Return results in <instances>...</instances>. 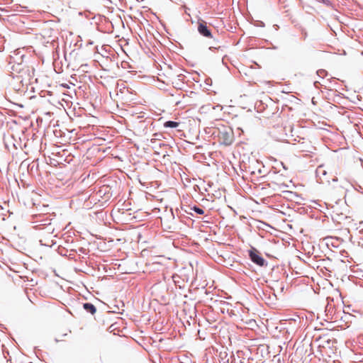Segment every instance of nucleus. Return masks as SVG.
I'll return each instance as SVG.
<instances>
[{
    "mask_svg": "<svg viewBox=\"0 0 363 363\" xmlns=\"http://www.w3.org/2000/svg\"><path fill=\"white\" fill-rule=\"evenodd\" d=\"M259 26L263 27V26H264V23L262 21H261L259 23Z\"/></svg>",
    "mask_w": 363,
    "mask_h": 363,
    "instance_id": "nucleus-16",
    "label": "nucleus"
},
{
    "mask_svg": "<svg viewBox=\"0 0 363 363\" xmlns=\"http://www.w3.org/2000/svg\"><path fill=\"white\" fill-rule=\"evenodd\" d=\"M320 3H323L325 6L328 7H331L333 6V4L330 0H317Z\"/></svg>",
    "mask_w": 363,
    "mask_h": 363,
    "instance_id": "nucleus-8",
    "label": "nucleus"
},
{
    "mask_svg": "<svg viewBox=\"0 0 363 363\" xmlns=\"http://www.w3.org/2000/svg\"><path fill=\"white\" fill-rule=\"evenodd\" d=\"M166 156H169V155L167 153V151L165 152V153L162 156L163 159H164L166 157Z\"/></svg>",
    "mask_w": 363,
    "mask_h": 363,
    "instance_id": "nucleus-14",
    "label": "nucleus"
},
{
    "mask_svg": "<svg viewBox=\"0 0 363 363\" xmlns=\"http://www.w3.org/2000/svg\"><path fill=\"white\" fill-rule=\"evenodd\" d=\"M193 210L199 215H202L204 213L203 209L196 206L193 208Z\"/></svg>",
    "mask_w": 363,
    "mask_h": 363,
    "instance_id": "nucleus-9",
    "label": "nucleus"
},
{
    "mask_svg": "<svg viewBox=\"0 0 363 363\" xmlns=\"http://www.w3.org/2000/svg\"><path fill=\"white\" fill-rule=\"evenodd\" d=\"M83 307L86 312L90 313L92 315L94 314L96 311V307L90 303H84Z\"/></svg>",
    "mask_w": 363,
    "mask_h": 363,
    "instance_id": "nucleus-4",
    "label": "nucleus"
},
{
    "mask_svg": "<svg viewBox=\"0 0 363 363\" xmlns=\"http://www.w3.org/2000/svg\"><path fill=\"white\" fill-rule=\"evenodd\" d=\"M250 257L251 260L259 266H264L265 260L258 253L254 250L250 251Z\"/></svg>",
    "mask_w": 363,
    "mask_h": 363,
    "instance_id": "nucleus-3",
    "label": "nucleus"
},
{
    "mask_svg": "<svg viewBox=\"0 0 363 363\" xmlns=\"http://www.w3.org/2000/svg\"><path fill=\"white\" fill-rule=\"evenodd\" d=\"M210 82H211V79H206V84H208V85H210Z\"/></svg>",
    "mask_w": 363,
    "mask_h": 363,
    "instance_id": "nucleus-13",
    "label": "nucleus"
},
{
    "mask_svg": "<svg viewBox=\"0 0 363 363\" xmlns=\"http://www.w3.org/2000/svg\"><path fill=\"white\" fill-rule=\"evenodd\" d=\"M197 30L199 33L205 38H212L213 35L211 29L207 26V23L203 19L199 18L198 21Z\"/></svg>",
    "mask_w": 363,
    "mask_h": 363,
    "instance_id": "nucleus-2",
    "label": "nucleus"
},
{
    "mask_svg": "<svg viewBox=\"0 0 363 363\" xmlns=\"http://www.w3.org/2000/svg\"><path fill=\"white\" fill-rule=\"evenodd\" d=\"M259 173H262L261 169H258Z\"/></svg>",
    "mask_w": 363,
    "mask_h": 363,
    "instance_id": "nucleus-23",
    "label": "nucleus"
},
{
    "mask_svg": "<svg viewBox=\"0 0 363 363\" xmlns=\"http://www.w3.org/2000/svg\"><path fill=\"white\" fill-rule=\"evenodd\" d=\"M212 135L218 138L219 144L225 146L230 145L235 140L233 129L226 125L214 128L212 131Z\"/></svg>",
    "mask_w": 363,
    "mask_h": 363,
    "instance_id": "nucleus-1",
    "label": "nucleus"
},
{
    "mask_svg": "<svg viewBox=\"0 0 363 363\" xmlns=\"http://www.w3.org/2000/svg\"><path fill=\"white\" fill-rule=\"evenodd\" d=\"M214 49H216V48L213 47V46L209 47V50H213Z\"/></svg>",
    "mask_w": 363,
    "mask_h": 363,
    "instance_id": "nucleus-15",
    "label": "nucleus"
},
{
    "mask_svg": "<svg viewBox=\"0 0 363 363\" xmlns=\"http://www.w3.org/2000/svg\"><path fill=\"white\" fill-rule=\"evenodd\" d=\"M179 125V123L174 121H167L164 123V127L167 128H177Z\"/></svg>",
    "mask_w": 363,
    "mask_h": 363,
    "instance_id": "nucleus-5",
    "label": "nucleus"
},
{
    "mask_svg": "<svg viewBox=\"0 0 363 363\" xmlns=\"http://www.w3.org/2000/svg\"><path fill=\"white\" fill-rule=\"evenodd\" d=\"M269 159L274 160V159H275V158H274V157H270Z\"/></svg>",
    "mask_w": 363,
    "mask_h": 363,
    "instance_id": "nucleus-21",
    "label": "nucleus"
},
{
    "mask_svg": "<svg viewBox=\"0 0 363 363\" xmlns=\"http://www.w3.org/2000/svg\"><path fill=\"white\" fill-rule=\"evenodd\" d=\"M177 77H178L179 80H181V79H182V78L184 77V76L182 74H180L177 75Z\"/></svg>",
    "mask_w": 363,
    "mask_h": 363,
    "instance_id": "nucleus-12",
    "label": "nucleus"
},
{
    "mask_svg": "<svg viewBox=\"0 0 363 363\" xmlns=\"http://www.w3.org/2000/svg\"><path fill=\"white\" fill-rule=\"evenodd\" d=\"M89 44L91 45V44H93V42H92V41H90V42L89 43Z\"/></svg>",
    "mask_w": 363,
    "mask_h": 363,
    "instance_id": "nucleus-22",
    "label": "nucleus"
},
{
    "mask_svg": "<svg viewBox=\"0 0 363 363\" xmlns=\"http://www.w3.org/2000/svg\"><path fill=\"white\" fill-rule=\"evenodd\" d=\"M253 162H255V163H258L259 160H252Z\"/></svg>",
    "mask_w": 363,
    "mask_h": 363,
    "instance_id": "nucleus-19",
    "label": "nucleus"
},
{
    "mask_svg": "<svg viewBox=\"0 0 363 363\" xmlns=\"http://www.w3.org/2000/svg\"><path fill=\"white\" fill-rule=\"evenodd\" d=\"M362 162H363V160H361Z\"/></svg>",
    "mask_w": 363,
    "mask_h": 363,
    "instance_id": "nucleus-24",
    "label": "nucleus"
},
{
    "mask_svg": "<svg viewBox=\"0 0 363 363\" xmlns=\"http://www.w3.org/2000/svg\"><path fill=\"white\" fill-rule=\"evenodd\" d=\"M313 85L315 88H318L319 87V85H320V83L318 81H315L314 83H313Z\"/></svg>",
    "mask_w": 363,
    "mask_h": 363,
    "instance_id": "nucleus-10",
    "label": "nucleus"
},
{
    "mask_svg": "<svg viewBox=\"0 0 363 363\" xmlns=\"http://www.w3.org/2000/svg\"><path fill=\"white\" fill-rule=\"evenodd\" d=\"M113 159H118V160H120V159H121V158L120 157H118V156H116V157H113Z\"/></svg>",
    "mask_w": 363,
    "mask_h": 363,
    "instance_id": "nucleus-18",
    "label": "nucleus"
},
{
    "mask_svg": "<svg viewBox=\"0 0 363 363\" xmlns=\"http://www.w3.org/2000/svg\"><path fill=\"white\" fill-rule=\"evenodd\" d=\"M327 174V171L323 165H320L316 169V174L318 177L325 176Z\"/></svg>",
    "mask_w": 363,
    "mask_h": 363,
    "instance_id": "nucleus-6",
    "label": "nucleus"
},
{
    "mask_svg": "<svg viewBox=\"0 0 363 363\" xmlns=\"http://www.w3.org/2000/svg\"><path fill=\"white\" fill-rule=\"evenodd\" d=\"M259 26L263 27V26H264V23L262 21H261L259 23Z\"/></svg>",
    "mask_w": 363,
    "mask_h": 363,
    "instance_id": "nucleus-17",
    "label": "nucleus"
},
{
    "mask_svg": "<svg viewBox=\"0 0 363 363\" xmlns=\"http://www.w3.org/2000/svg\"><path fill=\"white\" fill-rule=\"evenodd\" d=\"M52 160H50V164H51V165L56 166V165H57V163L58 164L57 160H53V161H54V162H55L56 163H52Z\"/></svg>",
    "mask_w": 363,
    "mask_h": 363,
    "instance_id": "nucleus-11",
    "label": "nucleus"
},
{
    "mask_svg": "<svg viewBox=\"0 0 363 363\" xmlns=\"http://www.w3.org/2000/svg\"><path fill=\"white\" fill-rule=\"evenodd\" d=\"M316 74L317 75L320 77V78H324L325 76L328 75V72L325 69H318L317 72H316Z\"/></svg>",
    "mask_w": 363,
    "mask_h": 363,
    "instance_id": "nucleus-7",
    "label": "nucleus"
},
{
    "mask_svg": "<svg viewBox=\"0 0 363 363\" xmlns=\"http://www.w3.org/2000/svg\"><path fill=\"white\" fill-rule=\"evenodd\" d=\"M160 135V134H159V133H155V136H157V135Z\"/></svg>",
    "mask_w": 363,
    "mask_h": 363,
    "instance_id": "nucleus-20",
    "label": "nucleus"
}]
</instances>
